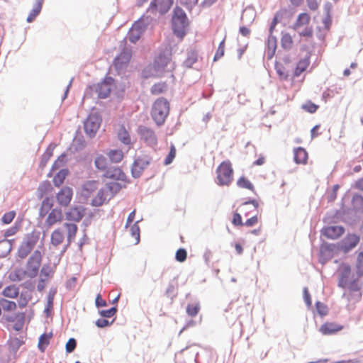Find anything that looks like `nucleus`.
Returning a JSON list of instances; mask_svg holds the SVG:
<instances>
[{"label":"nucleus","instance_id":"f257e3e1","mask_svg":"<svg viewBox=\"0 0 363 363\" xmlns=\"http://www.w3.org/2000/svg\"><path fill=\"white\" fill-rule=\"evenodd\" d=\"M42 255L39 250H35L30 257L26 266V269H17L9 274V278L13 281H20L26 278H34L39 272L41 264Z\"/></svg>","mask_w":363,"mask_h":363},{"label":"nucleus","instance_id":"f03ea898","mask_svg":"<svg viewBox=\"0 0 363 363\" xmlns=\"http://www.w3.org/2000/svg\"><path fill=\"white\" fill-rule=\"evenodd\" d=\"M169 112V101L164 98L157 99L153 104L152 117L157 125H162L165 121Z\"/></svg>","mask_w":363,"mask_h":363},{"label":"nucleus","instance_id":"7ed1b4c3","mask_svg":"<svg viewBox=\"0 0 363 363\" xmlns=\"http://www.w3.org/2000/svg\"><path fill=\"white\" fill-rule=\"evenodd\" d=\"M233 177L232 164L229 160L222 162L216 169V184L220 186H228Z\"/></svg>","mask_w":363,"mask_h":363},{"label":"nucleus","instance_id":"20e7f679","mask_svg":"<svg viewBox=\"0 0 363 363\" xmlns=\"http://www.w3.org/2000/svg\"><path fill=\"white\" fill-rule=\"evenodd\" d=\"M310 21V16L306 13H301L298 16L292 28L298 32L300 36L311 38L313 36V28L308 26Z\"/></svg>","mask_w":363,"mask_h":363},{"label":"nucleus","instance_id":"39448f33","mask_svg":"<svg viewBox=\"0 0 363 363\" xmlns=\"http://www.w3.org/2000/svg\"><path fill=\"white\" fill-rule=\"evenodd\" d=\"M186 26V13L180 9L174 11L172 18V28L174 33L181 39L185 35V28Z\"/></svg>","mask_w":363,"mask_h":363},{"label":"nucleus","instance_id":"423d86ee","mask_svg":"<svg viewBox=\"0 0 363 363\" xmlns=\"http://www.w3.org/2000/svg\"><path fill=\"white\" fill-rule=\"evenodd\" d=\"M348 289L347 292L344 293L343 296L346 297L349 301L357 302L362 298V284L358 279H354L346 286Z\"/></svg>","mask_w":363,"mask_h":363},{"label":"nucleus","instance_id":"0eeeda50","mask_svg":"<svg viewBox=\"0 0 363 363\" xmlns=\"http://www.w3.org/2000/svg\"><path fill=\"white\" fill-rule=\"evenodd\" d=\"M100 125L101 118L97 115H89L84 122V130L90 138H92L99 129Z\"/></svg>","mask_w":363,"mask_h":363},{"label":"nucleus","instance_id":"6e6552de","mask_svg":"<svg viewBox=\"0 0 363 363\" xmlns=\"http://www.w3.org/2000/svg\"><path fill=\"white\" fill-rule=\"evenodd\" d=\"M37 240L33 235L28 236L21 244L18 250V256L21 259L26 258L36 245Z\"/></svg>","mask_w":363,"mask_h":363},{"label":"nucleus","instance_id":"1a4fd4ad","mask_svg":"<svg viewBox=\"0 0 363 363\" xmlns=\"http://www.w3.org/2000/svg\"><path fill=\"white\" fill-rule=\"evenodd\" d=\"M113 87V79L111 77H107L104 82L97 84L96 91L99 98L104 99L109 96Z\"/></svg>","mask_w":363,"mask_h":363},{"label":"nucleus","instance_id":"9d476101","mask_svg":"<svg viewBox=\"0 0 363 363\" xmlns=\"http://www.w3.org/2000/svg\"><path fill=\"white\" fill-rule=\"evenodd\" d=\"M338 286L346 288L351 274V267L348 264L342 263L338 268Z\"/></svg>","mask_w":363,"mask_h":363},{"label":"nucleus","instance_id":"9b49d317","mask_svg":"<svg viewBox=\"0 0 363 363\" xmlns=\"http://www.w3.org/2000/svg\"><path fill=\"white\" fill-rule=\"evenodd\" d=\"M86 208L82 206H74L70 208L66 213L65 216L67 220L79 222L84 216Z\"/></svg>","mask_w":363,"mask_h":363},{"label":"nucleus","instance_id":"f8f14e48","mask_svg":"<svg viewBox=\"0 0 363 363\" xmlns=\"http://www.w3.org/2000/svg\"><path fill=\"white\" fill-rule=\"evenodd\" d=\"M138 133L140 136V138L148 145L152 146L157 145V138L152 130L145 126H140L138 128Z\"/></svg>","mask_w":363,"mask_h":363},{"label":"nucleus","instance_id":"ddd939ff","mask_svg":"<svg viewBox=\"0 0 363 363\" xmlns=\"http://www.w3.org/2000/svg\"><path fill=\"white\" fill-rule=\"evenodd\" d=\"M63 220L62 211L58 208H55L51 210L47 214V218L45 220V225L48 228H50L52 225L62 222Z\"/></svg>","mask_w":363,"mask_h":363},{"label":"nucleus","instance_id":"4468645a","mask_svg":"<svg viewBox=\"0 0 363 363\" xmlns=\"http://www.w3.org/2000/svg\"><path fill=\"white\" fill-rule=\"evenodd\" d=\"M145 28L142 22H135L129 30L127 39L130 42L135 43L140 38Z\"/></svg>","mask_w":363,"mask_h":363},{"label":"nucleus","instance_id":"2eb2a0df","mask_svg":"<svg viewBox=\"0 0 363 363\" xmlns=\"http://www.w3.org/2000/svg\"><path fill=\"white\" fill-rule=\"evenodd\" d=\"M73 191L69 187L65 186L62 188L56 195L57 203L62 206H67L72 199Z\"/></svg>","mask_w":363,"mask_h":363},{"label":"nucleus","instance_id":"dca6fc26","mask_svg":"<svg viewBox=\"0 0 363 363\" xmlns=\"http://www.w3.org/2000/svg\"><path fill=\"white\" fill-rule=\"evenodd\" d=\"M131 59L130 50H124L114 60V67L117 70H121L126 67Z\"/></svg>","mask_w":363,"mask_h":363},{"label":"nucleus","instance_id":"f3484780","mask_svg":"<svg viewBox=\"0 0 363 363\" xmlns=\"http://www.w3.org/2000/svg\"><path fill=\"white\" fill-rule=\"evenodd\" d=\"M172 4L173 0H153L150 4V9L160 13H165L170 9Z\"/></svg>","mask_w":363,"mask_h":363},{"label":"nucleus","instance_id":"a211bd4d","mask_svg":"<svg viewBox=\"0 0 363 363\" xmlns=\"http://www.w3.org/2000/svg\"><path fill=\"white\" fill-rule=\"evenodd\" d=\"M150 164V162L145 158H137L132 166L131 172L134 177H139L143 169L146 168Z\"/></svg>","mask_w":363,"mask_h":363},{"label":"nucleus","instance_id":"6ab92c4d","mask_svg":"<svg viewBox=\"0 0 363 363\" xmlns=\"http://www.w3.org/2000/svg\"><path fill=\"white\" fill-rule=\"evenodd\" d=\"M343 328L344 327L341 325L327 322L320 327L319 331L324 335H330L342 330Z\"/></svg>","mask_w":363,"mask_h":363},{"label":"nucleus","instance_id":"aec40b11","mask_svg":"<svg viewBox=\"0 0 363 363\" xmlns=\"http://www.w3.org/2000/svg\"><path fill=\"white\" fill-rule=\"evenodd\" d=\"M345 232L342 226H328L323 230L324 236L329 239H337L341 236Z\"/></svg>","mask_w":363,"mask_h":363},{"label":"nucleus","instance_id":"412c9836","mask_svg":"<svg viewBox=\"0 0 363 363\" xmlns=\"http://www.w3.org/2000/svg\"><path fill=\"white\" fill-rule=\"evenodd\" d=\"M54 205V201L52 198L51 197H45L40 205L39 210V216L40 218H44L47 216V214L51 211Z\"/></svg>","mask_w":363,"mask_h":363},{"label":"nucleus","instance_id":"4be33fe9","mask_svg":"<svg viewBox=\"0 0 363 363\" xmlns=\"http://www.w3.org/2000/svg\"><path fill=\"white\" fill-rule=\"evenodd\" d=\"M107 178L113 179L116 180L125 181L126 176L125 173L118 167H113L107 169L104 174Z\"/></svg>","mask_w":363,"mask_h":363},{"label":"nucleus","instance_id":"5701e85b","mask_svg":"<svg viewBox=\"0 0 363 363\" xmlns=\"http://www.w3.org/2000/svg\"><path fill=\"white\" fill-rule=\"evenodd\" d=\"M294 160L296 164H305L308 160V152L303 147H296L294 150Z\"/></svg>","mask_w":363,"mask_h":363},{"label":"nucleus","instance_id":"b1692460","mask_svg":"<svg viewBox=\"0 0 363 363\" xmlns=\"http://www.w3.org/2000/svg\"><path fill=\"white\" fill-rule=\"evenodd\" d=\"M99 183L96 181H87L82 186L81 194L84 197H89L98 189Z\"/></svg>","mask_w":363,"mask_h":363},{"label":"nucleus","instance_id":"393cba45","mask_svg":"<svg viewBox=\"0 0 363 363\" xmlns=\"http://www.w3.org/2000/svg\"><path fill=\"white\" fill-rule=\"evenodd\" d=\"M359 242V238L355 235H348L343 241L342 246L344 252H348L354 248Z\"/></svg>","mask_w":363,"mask_h":363},{"label":"nucleus","instance_id":"a878e982","mask_svg":"<svg viewBox=\"0 0 363 363\" xmlns=\"http://www.w3.org/2000/svg\"><path fill=\"white\" fill-rule=\"evenodd\" d=\"M64 226L67 229V240L68 244H70L75 239L78 227L76 224L66 223Z\"/></svg>","mask_w":363,"mask_h":363},{"label":"nucleus","instance_id":"bb28decb","mask_svg":"<svg viewBox=\"0 0 363 363\" xmlns=\"http://www.w3.org/2000/svg\"><path fill=\"white\" fill-rule=\"evenodd\" d=\"M194 359L193 354H189L187 349L182 350L175 354V361L177 363H187V362L192 361Z\"/></svg>","mask_w":363,"mask_h":363},{"label":"nucleus","instance_id":"cd10ccee","mask_svg":"<svg viewBox=\"0 0 363 363\" xmlns=\"http://www.w3.org/2000/svg\"><path fill=\"white\" fill-rule=\"evenodd\" d=\"M43 0H36L32 11L27 17V22L32 23L39 15L43 7Z\"/></svg>","mask_w":363,"mask_h":363},{"label":"nucleus","instance_id":"c85d7f7f","mask_svg":"<svg viewBox=\"0 0 363 363\" xmlns=\"http://www.w3.org/2000/svg\"><path fill=\"white\" fill-rule=\"evenodd\" d=\"M65 239L63 230L61 228L55 229L51 234V243L55 246L62 244Z\"/></svg>","mask_w":363,"mask_h":363},{"label":"nucleus","instance_id":"c756f323","mask_svg":"<svg viewBox=\"0 0 363 363\" xmlns=\"http://www.w3.org/2000/svg\"><path fill=\"white\" fill-rule=\"evenodd\" d=\"M52 333H43L39 337L38 347L41 352H44L50 344V341L52 337Z\"/></svg>","mask_w":363,"mask_h":363},{"label":"nucleus","instance_id":"7c9ffc66","mask_svg":"<svg viewBox=\"0 0 363 363\" xmlns=\"http://www.w3.org/2000/svg\"><path fill=\"white\" fill-rule=\"evenodd\" d=\"M310 61L308 59H302L298 61L296 65V69L294 72V77H299L303 72H305L309 66Z\"/></svg>","mask_w":363,"mask_h":363},{"label":"nucleus","instance_id":"2f4dec72","mask_svg":"<svg viewBox=\"0 0 363 363\" xmlns=\"http://www.w3.org/2000/svg\"><path fill=\"white\" fill-rule=\"evenodd\" d=\"M2 294L5 297L16 298L19 294V289L15 285H10L4 289Z\"/></svg>","mask_w":363,"mask_h":363},{"label":"nucleus","instance_id":"473e14b6","mask_svg":"<svg viewBox=\"0 0 363 363\" xmlns=\"http://www.w3.org/2000/svg\"><path fill=\"white\" fill-rule=\"evenodd\" d=\"M118 138L125 145H130L131 143L129 133L123 125H121L118 130Z\"/></svg>","mask_w":363,"mask_h":363},{"label":"nucleus","instance_id":"72a5a7b5","mask_svg":"<svg viewBox=\"0 0 363 363\" xmlns=\"http://www.w3.org/2000/svg\"><path fill=\"white\" fill-rule=\"evenodd\" d=\"M170 53L167 56L160 55L155 60V66L159 69H164L171 62Z\"/></svg>","mask_w":363,"mask_h":363},{"label":"nucleus","instance_id":"f704fd0d","mask_svg":"<svg viewBox=\"0 0 363 363\" xmlns=\"http://www.w3.org/2000/svg\"><path fill=\"white\" fill-rule=\"evenodd\" d=\"M107 155L109 160L112 162L115 163L120 162L124 157L123 152L121 150H111L107 153Z\"/></svg>","mask_w":363,"mask_h":363},{"label":"nucleus","instance_id":"c9c22d12","mask_svg":"<svg viewBox=\"0 0 363 363\" xmlns=\"http://www.w3.org/2000/svg\"><path fill=\"white\" fill-rule=\"evenodd\" d=\"M106 200L104 189H100L96 196L91 200V205L94 206H101Z\"/></svg>","mask_w":363,"mask_h":363},{"label":"nucleus","instance_id":"e433bc0d","mask_svg":"<svg viewBox=\"0 0 363 363\" xmlns=\"http://www.w3.org/2000/svg\"><path fill=\"white\" fill-rule=\"evenodd\" d=\"M24 343L25 340L23 336H20L19 337H11L9 341V347L13 351L18 350Z\"/></svg>","mask_w":363,"mask_h":363},{"label":"nucleus","instance_id":"4c0bfd02","mask_svg":"<svg viewBox=\"0 0 363 363\" xmlns=\"http://www.w3.org/2000/svg\"><path fill=\"white\" fill-rule=\"evenodd\" d=\"M167 90V85L165 82H158L155 84L150 89L151 94L153 95H159Z\"/></svg>","mask_w":363,"mask_h":363},{"label":"nucleus","instance_id":"58836bf2","mask_svg":"<svg viewBox=\"0 0 363 363\" xmlns=\"http://www.w3.org/2000/svg\"><path fill=\"white\" fill-rule=\"evenodd\" d=\"M53 188L49 182H43L38 189L39 196L42 198L44 195L51 193Z\"/></svg>","mask_w":363,"mask_h":363},{"label":"nucleus","instance_id":"ea45409f","mask_svg":"<svg viewBox=\"0 0 363 363\" xmlns=\"http://www.w3.org/2000/svg\"><path fill=\"white\" fill-rule=\"evenodd\" d=\"M0 306L5 311H13L17 308V304L14 301H9L5 298L0 299Z\"/></svg>","mask_w":363,"mask_h":363},{"label":"nucleus","instance_id":"a19ab883","mask_svg":"<svg viewBox=\"0 0 363 363\" xmlns=\"http://www.w3.org/2000/svg\"><path fill=\"white\" fill-rule=\"evenodd\" d=\"M67 174L68 171L67 169L60 170L53 178V183L55 186H60L62 184Z\"/></svg>","mask_w":363,"mask_h":363},{"label":"nucleus","instance_id":"79ce46f5","mask_svg":"<svg viewBox=\"0 0 363 363\" xmlns=\"http://www.w3.org/2000/svg\"><path fill=\"white\" fill-rule=\"evenodd\" d=\"M355 269L357 277L363 276V252H359L357 255Z\"/></svg>","mask_w":363,"mask_h":363},{"label":"nucleus","instance_id":"37998d69","mask_svg":"<svg viewBox=\"0 0 363 363\" xmlns=\"http://www.w3.org/2000/svg\"><path fill=\"white\" fill-rule=\"evenodd\" d=\"M95 165L98 169L106 171L108 161L104 155H99L95 160Z\"/></svg>","mask_w":363,"mask_h":363},{"label":"nucleus","instance_id":"c03bdc74","mask_svg":"<svg viewBox=\"0 0 363 363\" xmlns=\"http://www.w3.org/2000/svg\"><path fill=\"white\" fill-rule=\"evenodd\" d=\"M293 39L290 34L285 33L282 35L281 39V47L284 49L289 50L292 48Z\"/></svg>","mask_w":363,"mask_h":363},{"label":"nucleus","instance_id":"a18cd8bd","mask_svg":"<svg viewBox=\"0 0 363 363\" xmlns=\"http://www.w3.org/2000/svg\"><path fill=\"white\" fill-rule=\"evenodd\" d=\"M198 60V52L196 50H191L188 52L187 57L184 62L188 67H191Z\"/></svg>","mask_w":363,"mask_h":363},{"label":"nucleus","instance_id":"49530a36","mask_svg":"<svg viewBox=\"0 0 363 363\" xmlns=\"http://www.w3.org/2000/svg\"><path fill=\"white\" fill-rule=\"evenodd\" d=\"M275 69L277 73V74L279 76V77L283 80H286L289 74L288 71L286 69V68L281 65V63H276L275 65Z\"/></svg>","mask_w":363,"mask_h":363},{"label":"nucleus","instance_id":"de8ad7c7","mask_svg":"<svg viewBox=\"0 0 363 363\" xmlns=\"http://www.w3.org/2000/svg\"><path fill=\"white\" fill-rule=\"evenodd\" d=\"M200 311V304L199 303L189 304L186 306V313L191 317H195Z\"/></svg>","mask_w":363,"mask_h":363},{"label":"nucleus","instance_id":"09e8293b","mask_svg":"<svg viewBox=\"0 0 363 363\" xmlns=\"http://www.w3.org/2000/svg\"><path fill=\"white\" fill-rule=\"evenodd\" d=\"M138 223V222L135 223L130 227V234L133 238L135 244H138L140 241V228Z\"/></svg>","mask_w":363,"mask_h":363},{"label":"nucleus","instance_id":"8fccbe9b","mask_svg":"<svg viewBox=\"0 0 363 363\" xmlns=\"http://www.w3.org/2000/svg\"><path fill=\"white\" fill-rule=\"evenodd\" d=\"M237 184L240 188L247 189L249 190L253 191L254 186L245 177H240L238 182Z\"/></svg>","mask_w":363,"mask_h":363},{"label":"nucleus","instance_id":"3c124183","mask_svg":"<svg viewBox=\"0 0 363 363\" xmlns=\"http://www.w3.org/2000/svg\"><path fill=\"white\" fill-rule=\"evenodd\" d=\"M318 107L319 106L318 105L315 104L311 101H306L301 106L302 109L310 113H314L316 112V111L318 109Z\"/></svg>","mask_w":363,"mask_h":363},{"label":"nucleus","instance_id":"603ef678","mask_svg":"<svg viewBox=\"0 0 363 363\" xmlns=\"http://www.w3.org/2000/svg\"><path fill=\"white\" fill-rule=\"evenodd\" d=\"M53 273L52 269L49 265H44L41 269L40 277L48 280L52 276Z\"/></svg>","mask_w":363,"mask_h":363},{"label":"nucleus","instance_id":"864d4df0","mask_svg":"<svg viewBox=\"0 0 363 363\" xmlns=\"http://www.w3.org/2000/svg\"><path fill=\"white\" fill-rule=\"evenodd\" d=\"M16 214V213L15 211H11L9 212L4 213L1 219L2 223L6 225L10 224L14 219Z\"/></svg>","mask_w":363,"mask_h":363},{"label":"nucleus","instance_id":"5fc2aeb1","mask_svg":"<svg viewBox=\"0 0 363 363\" xmlns=\"http://www.w3.org/2000/svg\"><path fill=\"white\" fill-rule=\"evenodd\" d=\"M53 148L48 147L44 154L42 155V159L40 162V166L42 167H45L48 162V161L52 156Z\"/></svg>","mask_w":363,"mask_h":363},{"label":"nucleus","instance_id":"6e6d98bb","mask_svg":"<svg viewBox=\"0 0 363 363\" xmlns=\"http://www.w3.org/2000/svg\"><path fill=\"white\" fill-rule=\"evenodd\" d=\"M225 52V39H223L219 44L216 52L214 55L213 60L217 61L224 55Z\"/></svg>","mask_w":363,"mask_h":363},{"label":"nucleus","instance_id":"4d7b16f0","mask_svg":"<svg viewBox=\"0 0 363 363\" xmlns=\"http://www.w3.org/2000/svg\"><path fill=\"white\" fill-rule=\"evenodd\" d=\"M16 318L18 319V321L14 324L13 328L18 331L22 329L25 320V314L23 313H20L16 314Z\"/></svg>","mask_w":363,"mask_h":363},{"label":"nucleus","instance_id":"13d9d810","mask_svg":"<svg viewBox=\"0 0 363 363\" xmlns=\"http://www.w3.org/2000/svg\"><path fill=\"white\" fill-rule=\"evenodd\" d=\"M175 156H176V148L174 145H171L170 151H169L168 155L166 157L164 164L165 165H167V164H169L170 163H172V162L174 159Z\"/></svg>","mask_w":363,"mask_h":363},{"label":"nucleus","instance_id":"bf43d9fd","mask_svg":"<svg viewBox=\"0 0 363 363\" xmlns=\"http://www.w3.org/2000/svg\"><path fill=\"white\" fill-rule=\"evenodd\" d=\"M187 252L185 249L180 248L176 252L175 258L179 262H183L186 259Z\"/></svg>","mask_w":363,"mask_h":363},{"label":"nucleus","instance_id":"052dcab7","mask_svg":"<svg viewBox=\"0 0 363 363\" xmlns=\"http://www.w3.org/2000/svg\"><path fill=\"white\" fill-rule=\"evenodd\" d=\"M117 311L116 307H112L108 310H103L99 312V314L104 318H111L113 316Z\"/></svg>","mask_w":363,"mask_h":363},{"label":"nucleus","instance_id":"680f3d73","mask_svg":"<svg viewBox=\"0 0 363 363\" xmlns=\"http://www.w3.org/2000/svg\"><path fill=\"white\" fill-rule=\"evenodd\" d=\"M315 307H316L318 313L320 315H322V316L325 315L328 313V308L325 304H324L320 301H318L315 303Z\"/></svg>","mask_w":363,"mask_h":363},{"label":"nucleus","instance_id":"e2e57ef3","mask_svg":"<svg viewBox=\"0 0 363 363\" xmlns=\"http://www.w3.org/2000/svg\"><path fill=\"white\" fill-rule=\"evenodd\" d=\"M232 223L235 226H242L244 225V223H242V218L240 213L235 212L233 213Z\"/></svg>","mask_w":363,"mask_h":363},{"label":"nucleus","instance_id":"0e129e2a","mask_svg":"<svg viewBox=\"0 0 363 363\" xmlns=\"http://www.w3.org/2000/svg\"><path fill=\"white\" fill-rule=\"evenodd\" d=\"M76 346H77V342H76L75 339H74V338L69 339V340L67 342L66 346H65L67 352L70 353V352H73L74 350V349L76 348Z\"/></svg>","mask_w":363,"mask_h":363},{"label":"nucleus","instance_id":"69168bd1","mask_svg":"<svg viewBox=\"0 0 363 363\" xmlns=\"http://www.w3.org/2000/svg\"><path fill=\"white\" fill-rule=\"evenodd\" d=\"M28 301L29 298H28L27 296L23 294H21L18 300V306L19 308H23L28 305Z\"/></svg>","mask_w":363,"mask_h":363},{"label":"nucleus","instance_id":"338daca9","mask_svg":"<svg viewBox=\"0 0 363 363\" xmlns=\"http://www.w3.org/2000/svg\"><path fill=\"white\" fill-rule=\"evenodd\" d=\"M19 230V225H14L4 232V237L8 238L15 235Z\"/></svg>","mask_w":363,"mask_h":363},{"label":"nucleus","instance_id":"774afa93","mask_svg":"<svg viewBox=\"0 0 363 363\" xmlns=\"http://www.w3.org/2000/svg\"><path fill=\"white\" fill-rule=\"evenodd\" d=\"M259 221V218L257 215L252 216L251 218L247 219L244 223L245 225L247 227H252L257 224Z\"/></svg>","mask_w":363,"mask_h":363}]
</instances>
